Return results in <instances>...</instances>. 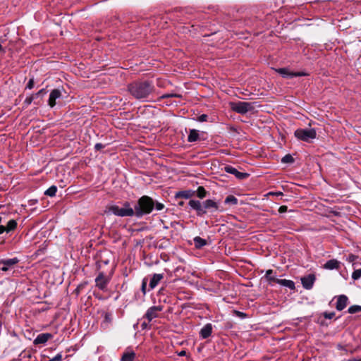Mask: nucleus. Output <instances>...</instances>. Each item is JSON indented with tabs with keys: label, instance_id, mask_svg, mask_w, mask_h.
<instances>
[{
	"label": "nucleus",
	"instance_id": "a878e982",
	"mask_svg": "<svg viewBox=\"0 0 361 361\" xmlns=\"http://www.w3.org/2000/svg\"><path fill=\"white\" fill-rule=\"evenodd\" d=\"M57 192V187L56 185H51L44 192V195L49 197H54Z\"/></svg>",
	"mask_w": 361,
	"mask_h": 361
},
{
	"label": "nucleus",
	"instance_id": "bb28decb",
	"mask_svg": "<svg viewBox=\"0 0 361 361\" xmlns=\"http://www.w3.org/2000/svg\"><path fill=\"white\" fill-rule=\"evenodd\" d=\"M17 226V222L14 219H11L8 221L6 227V232L11 231L14 230Z\"/></svg>",
	"mask_w": 361,
	"mask_h": 361
},
{
	"label": "nucleus",
	"instance_id": "2f4dec72",
	"mask_svg": "<svg viewBox=\"0 0 361 361\" xmlns=\"http://www.w3.org/2000/svg\"><path fill=\"white\" fill-rule=\"evenodd\" d=\"M361 277V269H355L352 274L353 280H357Z\"/></svg>",
	"mask_w": 361,
	"mask_h": 361
},
{
	"label": "nucleus",
	"instance_id": "58836bf2",
	"mask_svg": "<svg viewBox=\"0 0 361 361\" xmlns=\"http://www.w3.org/2000/svg\"><path fill=\"white\" fill-rule=\"evenodd\" d=\"M34 87V79L33 78H30L26 85V88L27 89H29V90H31Z\"/></svg>",
	"mask_w": 361,
	"mask_h": 361
},
{
	"label": "nucleus",
	"instance_id": "5701e85b",
	"mask_svg": "<svg viewBox=\"0 0 361 361\" xmlns=\"http://www.w3.org/2000/svg\"><path fill=\"white\" fill-rule=\"evenodd\" d=\"M199 139V131L195 129L190 130L189 135L188 136V141L189 142H196Z\"/></svg>",
	"mask_w": 361,
	"mask_h": 361
},
{
	"label": "nucleus",
	"instance_id": "c756f323",
	"mask_svg": "<svg viewBox=\"0 0 361 361\" xmlns=\"http://www.w3.org/2000/svg\"><path fill=\"white\" fill-rule=\"evenodd\" d=\"M361 312V306L357 305H354L350 306L348 309V312L350 314H355L357 312Z\"/></svg>",
	"mask_w": 361,
	"mask_h": 361
},
{
	"label": "nucleus",
	"instance_id": "7ed1b4c3",
	"mask_svg": "<svg viewBox=\"0 0 361 361\" xmlns=\"http://www.w3.org/2000/svg\"><path fill=\"white\" fill-rule=\"evenodd\" d=\"M164 208V204L159 202H154V200L147 195H143L140 197L137 204L134 206L135 217L140 219L145 215L149 214L154 209L161 211Z\"/></svg>",
	"mask_w": 361,
	"mask_h": 361
},
{
	"label": "nucleus",
	"instance_id": "dca6fc26",
	"mask_svg": "<svg viewBox=\"0 0 361 361\" xmlns=\"http://www.w3.org/2000/svg\"><path fill=\"white\" fill-rule=\"evenodd\" d=\"M341 262L337 259H333L328 260L324 265V268L329 270L338 269Z\"/></svg>",
	"mask_w": 361,
	"mask_h": 361
},
{
	"label": "nucleus",
	"instance_id": "20e7f679",
	"mask_svg": "<svg viewBox=\"0 0 361 361\" xmlns=\"http://www.w3.org/2000/svg\"><path fill=\"white\" fill-rule=\"evenodd\" d=\"M109 211L115 216L120 217L135 216V209L131 207L130 203L128 201L123 202L122 207L118 205L111 206Z\"/></svg>",
	"mask_w": 361,
	"mask_h": 361
},
{
	"label": "nucleus",
	"instance_id": "c03bdc74",
	"mask_svg": "<svg viewBox=\"0 0 361 361\" xmlns=\"http://www.w3.org/2000/svg\"><path fill=\"white\" fill-rule=\"evenodd\" d=\"M287 210H288V207L286 205H282L279 208V213H284V212H287Z\"/></svg>",
	"mask_w": 361,
	"mask_h": 361
},
{
	"label": "nucleus",
	"instance_id": "9b49d317",
	"mask_svg": "<svg viewBox=\"0 0 361 361\" xmlns=\"http://www.w3.org/2000/svg\"><path fill=\"white\" fill-rule=\"evenodd\" d=\"M316 277L314 274H308L301 278V283L304 288L310 290L314 285Z\"/></svg>",
	"mask_w": 361,
	"mask_h": 361
},
{
	"label": "nucleus",
	"instance_id": "cd10ccee",
	"mask_svg": "<svg viewBox=\"0 0 361 361\" xmlns=\"http://www.w3.org/2000/svg\"><path fill=\"white\" fill-rule=\"evenodd\" d=\"M196 192H197V196L200 199H203L204 197H206V195H207V191L204 189V188L202 186L198 187Z\"/></svg>",
	"mask_w": 361,
	"mask_h": 361
},
{
	"label": "nucleus",
	"instance_id": "e433bc0d",
	"mask_svg": "<svg viewBox=\"0 0 361 361\" xmlns=\"http://www.w3.org/2000/svg\"><path fill=\"white\" fill-rule=\"evenodd\" d=\"M207 118L208 116L207 114H202L198 117L197 121L200 122H205L207 121Z\"/></svg>",
	"mask_w": 361,
	"mask_h": 361
},
{
	"label": "nucleus",
	"instance_id": "7c9ffc66",
	"mask_svg": "<svg viewBox=\"0 0 361 361\" xmlns=\"http://www.w3.org/2000/svg\"><path fill=\"white\" fill-rule=\"evenodd\" d=\"M294 159L290 154H286L281 159V162L284 164H292L294 162Z\"/></svg>",
	"mask_w": 361,
	"mask_h": 361
},
{
	"label": "nucleus",
	"instance_id": "f257e3e1",
	"mask_svg": "<svg viewBox=\"0 0 361 361\" xmlns=\"http://www.w3.org/2000/svg\"><path fill=\"white\" fill-rule=\"evenodd\" d=\"M128 91L135 99L142 101H149V97L155 91V87L152 82L135 81L128 85Z\"/></svg>",
	"mask_w": 361,
	"mask_h": 361
},
{
	"label": "nucleus",
	"instance_id": "6e6d98bb",
	"mask_svg": "<svg viewBox=\"0 0 361 361\" xmlns=\"http://www.w3.org/2000/svg\"><path fill=\"white\" fill-rule=\"evenodd\" d=\"M2 49V46L0 44V51Z\"/></svg>",
	"mask_w": 361,
	"mask_h": 361
},
{
	"label": "nucleus",
	"instance_id": "37998d69",
	"mask_svg": "<svg viewBox=\"0 0 361 361\" xmlns=\"http://www.w3.org/2000/svg\"><path fill=\"white\" fill-rule=\"evenodd\" d=\"M307 74L304 72H293V78L294 77H300L306 75Z\"/></svg>",
	"mask_w": 361,
	"mask_h": 361
},
{
	"label": "nucleus",
	"instance_id": "49530a36",
	"mask_svg": "<svg viewBox=\"0 0 361 361\" xmlns=\"http://www.w3.org/2000/svg\"><path fill=\"white\" fill-rule=\"evenodd\" d=\"M337 348L340 350H343L345 352H347L346 348L345 346L342 345L341 344H338Z\"/></svg>",
	"mask_w": 361,
	"mask_h": 361
},
{
	"label": "nucleus",
	"instance_id": "423d86ee",
	"mask_svg": "<svg viewBox=\"0 0 361 361\" xmlns=\"http://www.w3.org/2000/svg\"><path fill=\"white\" fill-rule=\"evenodd\" d=\"M230 106L233 111L240 114L251 111L255 108L254 103L247 102H231Z\"/></svg>",
	"mask_w": 361,
	"mask_h": 361
},
{
	"label": "nucleus",
	"instance_id": "79ce46f5",
	"mask_svg": "<svg viewBox=\"0 0 361 361\" xmlns=\"http://www.w3.org/2000/svg\"><path fill=\"white\" fill-rule=\"evenodd\" d=\"M46 93V91L44 89H42L40 90L39 92H37V93L32 94L33 96H35V99L37 98L38 97H39L40 95L43 94H45Z\"/></svg>",
	"mask_w": 361,
	"mask_h": 361
},
{
	"label": "nucleus",
	"instance_id": "b1692460",
	"mask_svg": "<svg viewBox=\"0 0 361 361\" xmlns=\"http://www.w3.org/2000/svg\"><path fill=\"white\" fill-rule=\"evenodd\" d=\"M135 353L133 351L124 353L121 357V361H134Z\"/></svg>",
	"mask_w": 361,
	"mask_h": 361
},
{
	"label": "nucleus",
	"instance_id": "864d4df0",
	"mask_svg": "<svg viewBox=\"0 0 361 361\" xmlns=\"http://www.w3.org/2000/svg\"><path fill=\"white\" fill-rule=\"evenodd\" d=\"M105 317H106V320L109 319V315H108V314H106Z\"/></svg>",
	"mask_w": 361,
	"mask_h": 361
},
{
	"label": "nucleus",
	"instance_id": "2eb2a0df",
	"mask_svg": "<svg viewBox=\"0 0 361 361\" xmlns=\"http://www.w3.org/2000/svg\"><path fill=\"white\" fill-rule=\"evenodd\" d=\"M164 274H154L149 281V286L150 289H154L164 279Z\"/></svg>",
	"mask_w": 361,
	"mask_h": 361
},
{
	"label": "nucleus",
	"instance_id": "a18cd8bd",
	"mask_svg": "<svg viewBox=\"0 0 361 361\" xmlns=\"http://www.w3.org/2000/svg\"><path fill=\"white\" fill-rule=\"evenodd\" d=\"M104 147V145L102 144V143H97L95 145H94V149L96 150H100L101 149H102Z\"/></svg>",
	"mask_w": 361,
	"mask_h": 361
},
{
	"label": "nucleus",
	"instance_id": "f704fd0d",
	"mask_svg": "<svg viewBox=\"0 0 361 361\" xmlns=\"http://www.w3.org/2000/svg\"><path fill=\"white\" fill-rule=\"evenodd\" d=\"M86 283H81L78 286V287L75 289V293L76 295H78L81 291V290L85 286Z\"/></svg>",
	"mask_w": 361,
	"mask_h": 361
},
{
	"label": "nucleus",
	"instance_id": "f3484780",
	"mask_svg": "<svg viewBox=\"0 0 361 361\" xmlns=\"http://www.w3.org/2000/svg\"><path fill=\"white\" fill-rule=\"evenodd\" d=\"M52 337L51 334H39L34 341L35 344H44L48 341L49 338Z\"/></svg>",
	"mask_w": 361,
	"mask_h": 361
},
{
	"label": "nucleus",
	"instance_id": "c85d7f7f",
	"mask_svg": "<svg viewBox=\"0 0 361 361\" xmlns=\"http://www.w3.org/2000/svg\"><path fill=\"white\" fill-rule=\"evenodd\" d=\"M172 97L180 98V97H182V95L180 94H176V93L164 94L159 98V100H161V99H166V98H172Z\"/></svg>",
	"mask_w": 361,
	"mask_h": 361
},
{
	"label": "nucleus",
	"instance_id": "a19ab883",
	"mask_svg": "<svg viewBox=\"0 0 361 361\" xmlns=\"http://www.w3.org/2000/svg\"><path fill=\"white\" fill-rule=\"evenodd\" d=\"M46 93V91L44 89H42L40 90L39 92H37V93L32 94L33 96H35V99L37 98L38 97H39L40 95L43 94H45Z\"/></svg>",
	"mask_w": 361,
	"mask_h": 361
},
{
	"label": "nucleus",
	"instance_id": "412c9836",
	"mask_svg": "<svg viewBox=\"0 0 361 361\" xmlns=\"http://www.w3.org/2000/svg\"><path fill=\"white\" fill-rule=\"evenodd\" d=\"M276 71L284 78H292L293 72L287 68H281L276 69Z\"/></svg>",
	"mask_w": 361,
	"mask_h": 361
},
{
	"label": "nucleus",
	"instance_id": "4468645a",
	"mask_svg": "<svg viewBox=\"0 0 361 361\" xmlns=\"http://www.w3.org/2000/svg\"><path fill=\"white\" fill-rule=\"evenodd\" d=\"M348 298L345 295H341L338 297L336 305V309L338 311H341L343 309H345L348 305Z\"/></svg>",
	"mask_w": 361,
	"mask_h": 361
},
{
	"label": "nucleus",
	"instance_id": "f03ea898",
	"mask_svg": "<svg viewBox=\"0 0 361 361\" xmlns=\"http://www.w3.org/2000/svg\"><path fill=\"white\" fill-rule=\"evenodd\" d=\"M188 205L191 209L196 211L197 215L199 216H202L207 212H224L226 211L219 201L211 199L206 200L202 202L197 200H190Z\"/></svg>",
	"mask_w": 361,
	"mask_h": 361
},
{
	"label": "nucleus",
	"instance_id": "aec40b11",
	"mask_svg": "<svg viewBox=\"0 0 361 361\" xmlns=\"http://www.w3.org/2000/svg\"><path fill=\"white\" fill-rule=\"evenodd\" d=\"M276 283L280 286L287 287L290 290H294L295 288V283L291 280L288 279H279L276 281Z\"/></svg>",
	"mask_w": 361,
	"mask_h": 361
},
{
	"label": "nucleus",
	"instance_id": "8fccbe9b",
	"mask_svg": "<svg viewBox=\"0 0 361 361\" xmlns=\"http://www.w3.org/2000/svg\"><path fill=\"white\" fill-rule=\"evenodd\" d=\"M178 355L179 356H185L186 355V352L185 350H181L178 353Z\"/></svg>",
	"mask_w": 361,
	"mask_h": 361
},
{
	"label": "nucleus",
	"instance_id": "5fc2aeb1",
	"mask_svg": "<svg viewBox=\"0 0 361 361\" xmlns=\"http://www.w3.org/2000/svg\"><path fill=\"white\" fill-rule=\"evenodd\" d=\"M179 205L183 206V202H179Z\"/></svg>",
	"mask_w": 361,
	"mask_h": 361
},
{
	"label": "nucleus",
	"instance_id": "ddd939ff",
	"mask_svg": "<svg viewBox=\"0 0 361 361\" xmlns=\"http://www.w3.org/2000/svg\"><path fill=\"white\" fill-rule=\"evenodd\" d=\"M213 326L212 324L208 323L205 324L200 331V337L202 339L209 338L212 334Z\"/></svg>",
	"mask_w": 361,
	"mask_h": 361
},
{
	"label": "nucleus",
	"instance_id": "393cba45",
	"mask_svg": "<svg viewBox=\"0 0 361 361\" xmlns=\"http://www.w3.org/2000/svg\"><path fill=\"white\" fill-rule=\"evenodd\" d=\"M238 202V199L233 195H228L225 198L224 203L226 204L236 205Z\"/></svg>",
	"mask_w": 361,
	"mask_h": 361
},
{
	"label": "nucleus",
	"instance_id": "1a4fd4ad",
	"mask_svg": "<svg viewBox=\"0 0 361 361\" xmlns=\"http://www.w3.org/2000/svg\"><path fill=\"white\" fill-rule=\"evenodd\" d=\"M163 310V307L161 305L158 306H152L150 307L146 312L145 314V317L148 320V322H151L153 319L157 318L159 317V312Z\"/></svg>",
	"mask_w": 361,
	"mask_h": 361
},
{
	"label": "nucleus",
	"instance_id": "6ab92c4d",
	"mask_svg": "<svg viewBox=\"0 0 361 361\" xmlns=\"http://www.w3.org/2000/svg\"><path fill=\"white\" fill-rule=\"evenodd\" d=\"M264 277L270 286H274V283H276V281L279 280L272 269L267 270Z\"/></svg>",
	"mask_w": 361,
	"mask_h": 361
},
{
	"label": "nucleus",
	"instance_id": "f8f14e48",
	"mask_svg": "<svg viewBox=\"0 0 361 361\" xmlns=\"http://www.w3.org/2000/svg\"><path fill=\"white\" fill-rule=\"evenodd\" d=\"M61 92L58 89L53 90L49 97L48 104L50 107H54L56 104V99L61 97Z\"/></svg>",
	"mask_w": 361,
	"mask_h": 361
},
{
	"label": "nucleus",
	"instance_id": "473e14b6",
	"mask_svg": "<svg viewBox=\"0 0 361 361\" xmlns=\"http://www.w3.org/2000/svg\"><path fill=\"white\" fill-rule=\"evenodd\" d=\"M234 314L241 319H245L247 317V314L245 313L238 310L234 311Z\"/></svg>",
	"mask_w": 361,
	"mask_h": 361
},
{
	"label": "nucleus",
	"instance_id": "09e8293b",
	"mask_svg": "<svg viewBox=\"0 0 361 361\" xmlns=\"http://www.w3.org/2000/svg\"><path fill=\"white\" fill-rule=\"evenodd\" d=\"M4 231H6L4 226H0V234H2Z\"/></svg>",
	"mask_w": 361,
	"mask_h": 361
},
{
	"label": "nucleus",
	"instance_id": "3c124183",
	"mask_svg": "<svg viewBox=\"0 0 361 361\" xmlns=\"http://www.w3.org/2000/svg\"><path fill=\"white\" fill-rule=\"evenodd\" d=\"M270 194H272V195H277V196H282L283 195V192H271Z\"/></svg>",
	"mask_w": 361,
	"mask_h": 361
},
{
	"label": "nucleus",
	"instance_id": "6e6552de",
	"mask_svg": "<svg viewBox=\"0 0 361 361\" xmlns=\"http://www.w3.org/2000/svg\"><path fill=\"white\" fill-rule=\"evenodd\" d=\"M19 261L20 260L17 257L11 259H1L0 265H2V267L0 268V272H6L11 270L13 267L19 262Z\"/></svg>",
	"mask_w": 361,
	"mask_h": 361
},
{
	"label": "nucleus",
	"instance_id": "a211bd4d",
	"mask_svg": "<svg viewBox=\"0 0 361 361\" xmlns=\"http://www.w3.org/2000/svg\"><path fill=\"white\" fill-rule=\"evenodd\" d=\"M195 194V191L192 190H181L176 192L175 197L176 198H184V199H189L194 196Z\"/></svg>",
	"mask_w": 361,
	"mask_h": 361
},
{
	"label": "nucleus",
	"instance_id": "4c0bfd02",
	"mask_svg": "<svg viewBox=\"0 0 361 361\" xmlns=\"http://www.w3.org/2000/svg\"><path fill=\"white\" fill-rule=\"evenodd\" d=\"M62 360V355L59 353L56 355L54 357L50 359L49 361H61Z\"/></svg>",
	"mask_w": 361,
	"mask_h": 361
},
{
	"label": "nucleus",
	"instance_id": "39448f33",
	"mask_svg": "<svg viewBox=\"0 0 361 361\" xmlns=\"http://www.w3.org/2000/svg\"><path fill=\"white\" fill-rule=\"evenodd\" d=\"M294 135L298 140L310 143L316 138L317 132L314 128H298Z\"/></svg>",
	"mask_w": 361,
	"mask_h": 361
},
{
	"label": "nucleus",
	"instance_id": "0eeeda50",
	"mask_svg": "<svg viewBox=\"0 0 361 361\" xmlns=\"http://www.w3.org/2000/svg\"><path fill=\"white\" fill-rule=\"evenodd\" d=\"M110 281V278L104 272H99L95 278V286L101 290H106Z\"/></svg>",
	"mask_w": 361,
	"mask_h": 361
},
{
	"label": "nucleus",
	"instance_id": "de8ad7c7",
	"mask_svg": "<svg viewBox=\"0 0 361 361\" xmlns=\"http://www.w3.org/2000/svg\"><path fill=\"white\" fill-rule=\"evenodd\" d=\"M343 361H345V360H343ZM345 361H361V357L351 358V359H349V360H345Z\"/></svg>",
	"mask_w": 361,
	"mask_h": 361
},
{
	"label": "nucleus",
	"instance_id": "4d7b16f0",
	"mask_svg": "<svg viewBox=\"0 0 361 361\" xmlns=\"http://www.w3.org/2000/svg\"><path fill=\"white\" fill-rule=\"evenodd\" d=\"M1 220H2V218H1V217H0V223L1 222Z\"/></svg>",
	"mask_w": 361,
	"mask_h": 361
},
{
	"label": "nucleus",
	"instance_id": "4be33fe9",
	"mask_svg": "<svg viewBox=\"0 0 361 361\" xmlns=\"http://www.w3.org/2000/svg\"><path fill=\"white\" fill-rule=\"evenodd\" d=\"M193 241L194 245L197 249H201L207 244V240L200 236L195 237Z\"/></svg>",
	"mask_w": 361,
	"mask_h": 361
},
{
	"label": "nucleus",
	"instance_id": "c9c22d12",
	"mask_svg": "<svg viewBox=\"0 0 361 361\" xmlns=\"http://www.w3.org/2000/svg\"><path fill=\"white\" fill-rule=\"evenodd\" d=\"M335 316V313L334 312H324V317L326 319H331Z\"/></svg>",
	"mask_w": 361,
	"mask_h": 361
},
{
	"label": "nucleus",
	"instance_id": "72a5a7b5",
	"mask_svg": "<svg viewBox=\"0 0 361 361\" xmlns=\"http://www.w3.org/2000/svg\"><path fill=\"white\" fill-rule=\"evenodd\" d=\"M35 99V96H33L32 94L29 96V97H27L25 99V104L26 105H30L32 101Z\"/></svg>",
	"mask_w": 361,
	"mask_h": 361
},
{
	"label": "nucleus",
	"instance_id": "9d476101",
	"mask_svg": "<svg viewBox=\"0 0 361 361\" xmlns=\"http://www.w3.org/2000/svg\"><path fill=\"white\" fill-rule=\"evenodd\" d=\"M224 171L228 173L234 175L239 180H244L249 176L247 173L240 172L235 167L227 165L224 167Z\"/></svg>",
	"mask_w": 361,
	"mask_h": 361
},
{
	"label": "nucleus",
	"instance_id": "603ef678",
	"mask_svg": "<svg viewBox=\"0 0 361 361\" xmlns=\"http://www.w3.org/2000/svg\"><path fill=\"white\" fill-rule=\"evenodd\" d=\"M142 326L143 329H145L147 326V324L144 322L142 324Z\"/></svg>",
	"mask_w": 361,
	"mask_h": 361
},
{
	"label": "nucleus",
	"instance_id": "ea45409f",
	"mask_svg": "<svg viewBox=\"0 0 361 361\" xmlns=\"http://www.w3.org/2000/svg\"><path fill=\"white\" fill-rule=\"evenodd\" d=\"M146 287H147V281H146V279L145 278L142 280V287H141L142 291L143 292L144 294H145V293H146Z\"/></svg>",
	"mask_w": 361,
	"mask_h": 361
}]
</instances>
